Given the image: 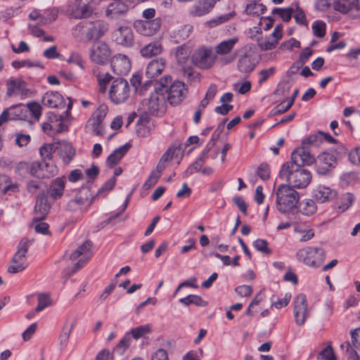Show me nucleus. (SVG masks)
Instances as JSON below:
<instances>
[{
	"label": "nucleus",
	"instance_id": "1a4fd4ad",
	"mask_svg": "<svg viewBox=\"0 0 360 360\" xmlns=\"http://www.w3.org/2000/svg\"><path fill=\"white\" fill-rule=\"evenodd\" d=\"M238 38L234 37L222 41L215 47L216 57L219 56V61L221 65H227L233 62L236 57V54H231L233 47L238 43Z\"/></svg>",
	"mask_w": 360,
	"mask_h": 360
},
{
	"label": "nucleus",
	"instance_id": "6e6552de",
	"mask_svg": "<svg viewBox=\"0 0 360 360\" xmlns=\"http://www.w3.org/2000/svg\"><path fill=\"white\" fill-rule=\"evenodd\" d=\"M130 87L128 82L123 78H117L111 84L109 96L112 102L120 104L125 102L129 97Z\"/></svg>",
	"mask_w": 360,
	"mask_h": 360
},
{
	"label": "nucleus",
	"instance_id": "5701e85b",
	"mask_svg": "<svg viewBox=\"0 0 360 360\" xmlns=\"http://www.w3.org/2000/svg\"><path fill=\"white\" fill-rule=\"evenodd\" d=\"M291 159L290 162H294L298 165L300 162L303 165H311L316 160L315 158L304 147L295 150L291 154Z\"/></svg>",
	"mask_w": 360,
	"mask_h": 360
},
{
	"label": "nucleus",
	"instance_id": "bf43d9fd",
	"mask_svg": "<svg viewBox=\"0 0 360 360\" xmlns=\"http://www.w3.org/2000/svg\"><path fill=\"white\" fill-rule=\"evenodd\" d=\"M73 327H74V325L71 324L70 328H68L66 327L63 328V332L59 337L60 345L61 347L64 348L67 346L68 340L70 338V335L72 332Z\"/></svg>",
	"mask_w": 360,
	"mask_h": 360
},
{
	"label": "nucleus",
	"instance_id": "ea45409f",
	"mask_svg": "<svg viewBox=\"0 0 360 360\" xmlns=\"http://www.w3.org/2000/svg\"><path fill=\"white\" fill-rule=\"evenodd\" d=\"M236 15L235 11H231L228 13H225L223 15H221L219 16H217L206 22V25L209 27H217L221 24H223L224 22H226L234 18Z\"/></svg>",
	"mask_w": 360,
	"mask_h": 360
},
{
	"label": "nucleus",
	"instance_id": "37998d69",
	"mask_svg": "<svg viewBox=\"0 0 360 360\" xmlns=\"http://www.w3.org/2000/svg\"><path fill=\"white\" fill-rule=\"evenodd\" d=\"M300 211L304 215L309 216L316 211V205L313 200H304L299 204Z\"/></svg>",
	"mask_w": 360,
	"mask_h": 360
},
{
	"label": "nucleus",
	"instance_id": "bb28decb",
	"mask_svg": "<svg viewBox=\"0 0 360 360\" xmlns=\"http://www.w3.org/2000/svg\"><path fill=\"white\" fill-rule=\"evenodd\" d=\"M91 247V243L86 240L70 255V259L75 261L81 257L79 259H82V264H84L91 256L90 252Z\"/></svg>",
	"mask_w": 360,
	"mask_h": 360
},
{
	"label": "nucleus",
	"instance_id": "3c124183",
	"mask_svg": "<svg viewBox=\"0 0 360 360\" xmlns=\"http://www.w3.org/2000/svg\"><path fill=\"white\" fill-rule=\"evenodd\" d=\"M326 23L322 20L314 22L311 26L314 34L317 37H323L326 34Z\"/></svg>",
	"mask_w": 360,
	"mask_h": 360
},
{
	"label": "nucleus",
	"instance_id": "f3484780",
	"mask_svg": "<svg viewBox=\"0 0 360 360\" xmlns=\"http://www.w3.org/2000/svg\"><path fill=\"white\" fill-rule=\"evenodd\" d=\"M112 71L117 75H127L131 70V61L126 55L117 53L110 61Z\"/></svg>",
	"mask_w": 360,
	"mask_h": 360
},
{
	"label": "nucleus",
	"instance_id": "6ab92c4d",
	"mask_svg": "<svg viewBox=\"0 0 360 360\" xmlns=\"http://www.w3.org/2000/svg\"><path fill=\"white\" fill-rule=\"evenodd\" d=\"M314 199L319 203L333 200L337 196V191L324 185H318L312 193Z\"/></svg>",
	"mask_w": 360,
	"mask_h": 360
},
{
	"label": "nucleus",
	"instance_id": "9b49d317",
	"mask_svg": "<svg viewBox=\"0 0 360 360\" xmlns=\"http://www.w3.org/2000/svg\"><path fill=\"white\" fill-rule=\"evenodd\" d=\"M192 60L196 66L202 69H208L214 65L216 60V55H214L212 49L201 46L198 48L193 53Z\"/></svg>",
	"mask_w": 360,
	"mask_h": 360
},
{
	"label": "nucleus",
	"instance_id": "9d476101",
	"mask_svg": "<svg viewBox=\"0 0 360 360\" xmlns=\"http://www.w3.org/2000/svg\"><path fill=\"white\" fill-rule=\"evenodd\" d=\"M112 54L108 44L102 41L94 42L89 49L90 60L98 65L107 63Z\"/></svg>",
	"mask_w": 360,
	"mask_h": 360
},
{
	"label": "nucleus",
	"instance_id": "cd10ccee",
	"mask_svg": "<svg viewBox=\"0 0 360 360\" xmlns=\"http://www.w3.org/2000/svg\"><path fill=\"white\" fill-rule=\"evenodd\" d=\"M165 68V60L162 58L151 60L147 65L146 74L148 78L158 76Z\"/></svg>",
	"mask_w": 360,
	"mask_h": 360
},
{
	"label": "nucleus",
	"instance_id": "680f3d73",
	"mask_svg": "<svg viewBox=\"0 0 360 360\" xmlns=\"http://www.w3.org/2000/svg\"><path fill=\"white\" fill-rule=\"evenodd\" d=\"M15 143L19 147H23L27 146L31 140L30 136L28 134H24L22 133H16L15 134Z\"/></svg>",
	"mask_w": 360,
	"mask_h": 360
},
{
	"label": "nucleus",
	"instance_id": "7c9ffc66",
	"mask_svg": "<svg viewBox=\"0 0 360 360\" xmlns=\"http://www.w3.org/2000/svg\"><path fill=\"white\" fill-rule=\"evenodd\" d=\"M191 49L186 44H183L176 49L175 56L177 63L185 69L188 67Z\"/></svg>",
	"mask_w": 360,
	"mask_h": 360
},
{
	"label": "nucleus",
	"instance_id": "6e6d98bb",
	"mask_svg": "<svg viewBox=\"0 0 360 360\" xmlns=\"http://www.w3.org/2000/svg\"><path fill=\"white\" fill-rule=\"evenodd\" d=\"M108 108L106 105L102 104L98 106L96 111L93 113L91 118L96 120L98 122H102L103 119L107 115Z\"/></svg>",
	"mask_w": 360,
	"mask_h": 360
},
{
	"label": "nucleus",
	"instance_id": "c756f323",
	"mask_svg": "<svg viewBox=\"0 0 360 360\" xmlns=\"http://www.w3.org/2000/svg\"><path fill=\"white\" fill-rule=\"evenodd\" d=\"M57 172L58 168L53 160L39 162V178H50L56 175Z\"/></svg>",
	"mask_w": 360,
	"mask_h": 360
},
{
	"label": "nucleus",
	"instance_id": "8fccbe9b",
	"mask_svg": "<svg viewBox=\"0 0 360 360\" xmlns=\"http://www.w3.org/2000/svg\"><path fill=\"white\" fill-rule=\"evenodd\" d=\"M150 332V326L148 325H144L132 328L128 333H130L131 338L132 336L134 339L137 340Z\"/></svg>",
	"mask_w": 360,
	"mask_h": 360
},
{
	"label": "nucleus",
	"instance_id": "13d9d810",
	"mask_svg": "<svg viewBox=\"0 0 360 360\" xmlns=\"http://www.w3.org/2000/svg\"><path fill=\"white\" fill-rule=\"evenodd\" d=\"M292 16L298 24L302 25H307L305 13L299 6H297L296 8L293 10Z\"/></svg>",
	"mask_w": 360,
	"mask_h": 360
},
{
	"label": "nucleus",
	"instance_id": "393cba45",
	"mask_svg": "<svg viewBox=\"0 0 360 360\" xmlns=\"http://www.w3.org/2000/svg\"><path fill=\"white\" fill-rule=\"evenodd\" d=\"M58 153L63 162L68 165L75 155V150L70 143L67 141L58 143Z\"/></svg>",
	"mask_w": 360,
	"mask_h": 360
},
{
	"label": "nucleus",
	"instance_id": "864d4df0",
	"mask_svg": "<svg viewBox=\"0 0 360 360\" xmlns=\"http://www.w3.org/2000/svg\"><path fill=\"white\" fill-rule=\"evenodd\" d=\"M292 106V101H283L277 105L275 108H274L271 112L270 115L271 116H275L278 115L283 114L288 111Z\"/></svg>",
	"mask_w": 360,
	"mask_h": 360
},
{
	"label": "nucleus",
	"instance_id": "ddd939ff",
	"mask_svg": "<svg viewBox=\"0 0 360 360\" xmlns=\"http://www.w3.org/2000/svg\"><path fill=\"white\" fill-rule=\"evenodd\" d=\"M162 20L160 18H155L151 20H136L133 23L135 30L143 36H152L160 28Z\"/></svg>",
	"mask_w": 360,
	"mask_h": 360
},
{
	"label": "nucleus",
	"instance_id": "5fc2aeb1",
	"mask_svg": "<svg viewBox=\"0 0 360 360\" xmlns=\"http://www.w3.org/2000/svg\"><path fill=\"white\" fill-rule=\"evenodd\" d=\"M324 133L319 131L316 134L310 135L302 141L303 145H319L323 139Z\"/></svg>",
	"mask_w": 360,
	"mask_h": 360
},
{
	"label": "nucleus",
	"instance_id": "20e7f679",
	"mask_svg": "<svg viewBox=\"0 0 360 360\" xmlns=\"http://www.w3.org/2000/svg\"><path fill=\"white\" fill-rule=\"evenodd\" d=\"M160 86L162 92L167 93V101L172 105L180 103L185 97L186 89L184 83L180 81L172 83V77L169 75L160 79Z\"/></svg>",
	"mask_w": 360,
	"mask_h": 360
},
{
	"label": "nucleus",
	"instance_id": "de8ad7c7",
	"mask_svg": "<svg viewBox=\"0 0 360 360\" xmlns=\"http://www.w3.org/2000/svg\"><path fill=\"white\" fill-rule=\"evenodd\" d=\"M316 358L317 359L336 360L330 342H328V345L318 353Z\"/></svg>",
	"mask_w": 360,
	"mask_h": 360
},
{
	"label": "nucleus",
	"instance_id": "a18cd8bd",
	"mask_svg": "<svg viewBox=\"0 0 360 360\" xmlns=\"http://www.w3.org/2000/svg\"><path fill=\"white\" fill-rule=\"evenodd\" d=\"M89 190L83 189L80 191L79 195L80 196L76 197L75 199L71 200L68 204V207L70 210H73L75 209V205H83L86 204V202H89L88 193Z\"/></svg>",
	"mask_w": 360,
	"mask_h": 360
},
{
	"label": "nucleus",
	"instance_id": "4468645a",
	"mask_svg": "<svg viewBox=\"0 0 360 360\" xmlns=\"http://www.w3.org/2000/svg\"><path fill=\"white\" fill-rule=\"evenodd\" d=\"M338 157L330 152H323L318 155L316 172L321 175H328L337 165Z\"/></svg>",
	"mask_w": 360,
	"mask_h": 360
},
{
	"label": "nucleus",
	"instance_id": "58836bf2",
	"mask_svg": "<svg viewBox=\"0 0 360 360\" xmlns=\"http://www.w3.org/2000/svg\"><path fill=\"white\" fill-rule=\"evenodd\" d=\"M131 338L130 333H126L124 336L120 340L118 344L114 347L113 352L119 355H123L124 352L129 349L131 343Z\"/></svg>",
	"mask_w": 360,
	"mask_h": 360
},
{
	"label": "nucleus",
	"instance_id": "09e8293b",
	"mask_svg": "<svg viewBox=\"0 0 360 360\" xmlns=\"http://www.w3.org/2000/svg\"><path fill=\"white\" fill-rule=\"evenodd\" d=\"M354 200V197L352 193H346L343 194L340 198L338 209L340 210L341 212H345L352 205Z\"/></svg>",
	"mask_w": 360,
	"mask_h": 360
},
{
	"label": "nucleus",
	"instance_id": "423d86ee",
	"mask_svg": "<svg viewBox=\"0 0 360 360\" xmlns=\"http://www.w3.org/2000/svg\"><path fill=\"white\" fill-rule=\"evenodd\" d=\"M143 0H112V2L108 4L105 16L112 20H120L127 15L129 8L134 7Z\"/></svg>",
	"mask_w": 360,
	"mask_h": 360
},
{
	"label": "nucleus",
	"instance_id": "4d7b16f0",
	"mask_svg": "<svg viewBox=\"0 0 360 360\" xmlns=\"http://www.w3.org/2000/svg\"><path fill=\"white\" fill-rule=\"evenodd\" d=\"M41 219H39V217L34 219L32 226L35 231L39 233L48 234L49 233V225L48 224L41 221Z\"/></svg>",
	"mask_w": 360,
	"mask_h": 360
},
{
	"label": "nucleus",
	"instance_id": "a878e982",
	"mask_svg": "<svg viewBox=\"0 0 360 360\" xmlns=\"http://www.w3.org/2000/svg\"><path fill=\"white\" fill-rule=\"evenodd\" d=\"M214 0H199L191 10V14L193 16L200 17L208 13L214 6Z\"/></svg>",
	"mask_w": 360,
	"mask_h": 360
},
{
	"label": "nucleus",
	"instance_id": "2eb2a0df",
	"mask_svg": "<svg viewBox=\"0 0 360 360\" xmlns=\"http://www.w3.org/2000/svg\"><path fill=\"white\" fill-rule=\"evenodd\" d=\"M293 314L296 324L298 326L303 325L309 316L307 300L305 295L300 294L295 298Z\"/></svg>",
	"mask_w": 360,
	"mask_h": 360
},
{
	"label": "nucleus",
	"instance_id": "79ce46f5",
	"mask_svg": "<svg viewBox=\"0 0 360 360\" xmlns=\"http://www.w3.org/2000/svg\"><path fill=\"white\" fill-rule=\"evenodd\" d=\"M238 70L242 72H250L255 68V65L252 62L250 56L244 55L240 57L238 61Z\"/></svg>",
	"mask_w": 360,
	"mask_h": 360
},
{
	"label": "nucleus",
	"instance_id": "f8f14e48",
	"mask_svg": "<svg viewBox=\"0 0 360 360\" xmlns=\"http://www.w3.org/2000/svg\"><path fill=\"white\" fill-rule=\"evenodd\" d=\"M96 0H75L71 10L75 18L81 19L90 17L95 11Z\"/></svg>",
	"mask_w": 360,
	"mask_h": 360
},
{
	"label": "nucleus",
	"instance_id": "72a5a7b5",
	"mask_svg": "<svg viewBox=\"0 0 360 360\" xmlns=\"http://www.w3.org/2000/svg\"><path fill=\"white\" fill-rule=\"evenodd\" d=\"M358 0H337L334 4V9L342 13H347L353 8L358 10Z\"/></svg>",
	"mask_w": 360,
	"mask_h": 360
},
{
	"label": "nucleus",
	"instance_id": "052dcab7",
	"mask_svg": "<svg viewBox=\"0 0 360 360\" xmlns=\"http://www.w3.org/2000/svg\"><path fill=\"white\" fill-rule=\"evenodd\" d=\"M12 66L15 69H19L22 67H27V68L41 67V65L39 63L33 62L30 60H13L12 62Z\"/></svg>",
	"mask_w": 360,
	"mask_h": 360
},
{
	"label": "nucleus",
	"instance_id": "2f4dec72",
	"mask_svg": "<svg viewBox=\"0 0 360 360\" xmlns=\"http://www.w3.org/2000/svg\"><path fill=\"white\" fill-rule=\"evenodd\" d=\"M26 255L18 251L15 254L12 259V264L8 268V271L12 274L18 273L25 269Z\"/></svg>",
	"mask_w": 360,
	"mask_h": 360
},
{
	"label": "nucleus",
	"instance_id": "f03ea898",
	"mask_svg": "<svg viewBox=\"0 0 360 360\" xmlns=\"http://www.w3.org/2000/svg\"><path fill=\"white\" fill-rule=\"evenodd\" d=\"M108 28V23L103 20H84L75 26L72 35L79 40L91 41L103 37Z\"/></svg>",
	"mask_w": 360,
	"mask_h": 360
},
{
	"label": "nucleus",
	"instance_id": "b1692460",
	"mask_svg": "<svg viewBox=\"0 0 360 360\" xmlns=\"http://www.w3.org/2000/svg\"><path fill=\"white\" fill-rule=\"evenodd\" d=\"M42 103L44 105L53 108H63L65 106L62 95L58 91L46 93L42 98Z\"/></svg>",
	"mask_w": 360,
	"mask_h": 360
},
{
	"label": "nucleus",
	"instance_id": "603ef678",
	"mask_svg": "<svg viewBox=\"0 0 360 360\" xmlns=\"http://www.w3.org/2000/svg\"><path fill=\"white\" fill-rule=\"evenodd\" d=\"M26 108L29 110V114H32L35 121L38 122L41 115V106L39 103L33 102L28 103Z\"/></svg>",
	"mask_w": 360,
	"mask_h": 360
},
{
	"label": "nucleus",
	"instance_id": "338daca9",
	"mask_svg": "<svg viewBox=\"0 0 360 360\" xmlns=\"http://www.w3.org/2000/svg\"><path fill=\"white\" fill-rule=\"evenodd\" d=\"M275 72V68L274 67L269 68V69L262 70L259 75L260 77L259 78L258 82L262 84L264 83L271 76L274 75Z\"/></svg>",
	"mask_w": 360,
	"mask_h": 360
},
{
	"label": "nucleus",
	"instance_id": "473e14b6",
	"mask_svg": "<svg viewBox=\"0 0 360 360\" xmlns=\"http://www.w3.org/2000/svg\"><path fill=\"white\" fill-rule=\"evenodd\" d=\"M162 51V46L158 41H153L144 46L140 51L141 56L144 58H151L160 54Z\"/></svg>",
	"mask_w": 360,
	"mask_h": 360
},
{
	"label": "nucleus",
	"instance_id": "4be33fe9",
	"mask_svg": "<svg viewBox=\"0 0 360 360\" xmlns=\"http://www.w3.org/2000/svg\"><path fill=\"white\" fill-rule=\"evenodd\" d=\"M39 162H20L16 165L15 172L22 177L32 176L39 178Z\"/></svg>",
	"mask_w": 360,
	"mask_h": 360
},
{
	"label": "nucleus",
	"instance_id": "f704fd0d",
	"mask_svg": "<svg viewBox=\"0 0 360 360\" xmlns=\"http://www.w3.org/2000/svg\"><path fill=\"white\" fill-rule=\"evenodd\" d=\"M65 180L63 178H56L50 186V195L54 199L60 198L63 194L65 188Z\"/></svg>",
	"mask_w": 360,
	"mask_h": 360
},
{
	"label": "nucleus",
	"instance_id": "c9c22d12",
	"mask_svg": "<svg viewBox=\"0 0 360 360\" xmlns=\"http://www.w3.org/2000/svg\"><path fill=\"white\" fill-rule=\"evenodd\" d=\"M260 0H249L245 7V12L247 15L254 17H259L266 10V6L259 4Z\"/></svg>",
	"mask_w": 360,
	"mask_h": 360
},
{
	"label": "nucleus",
	"instance_id": "0e129e2a",
	"mask_svg": "<svg viewBox=\"0 0 360 360\" xmlns=\"http://www.w3.org/2000/svg\"><path fill=\"white\" fill-rule=\"evenodd\" d=\"M102 122L97 121L93 118H90L88 120L87 126L91 127L92 131L97 136H101L103 134V127L101 126Z\"/></svg>",
	"mask_w": 360,
	"mask_h": 360
},
{
	"label": "nucleus",
	"instance_id": "774afa93",
	"mask_svg": "<svg viewBox=\"0 0 360 360\" xmlns=\"http://www.w3.org/2000/svg\"><path fill=\"white\" fill-rule=\"evenodd\" d=\"M96 360H113V352L103 349L97 354Z\"/></svg>",
	"mask_w": 360,
	"mask_h": 360
},
{
	"label": "nucleus",
	"instance_id": "aec40b11",
	"mask_svg": "<svg viewBox=\"0 0 360 360\" xmlns=\"http://www.w3.org/2000/svg\"><path fill=\"white\" fill-rule=\"evenodd\" d=\"M6 95L8 97L13 96H26L29 91L27 84L21 79H10L6 82Z\"/></svg>",
	"mask_w": 360,
	"mask_h": 360
},
{
	"label": "nucleus",
	"instance_id": "a211bd4d",
	"mask_svg": "<svg viewBox=\"0 0 360 360\" xmlns=\"http://www.w3.org/2000/svg\"><path fill=\"white\" fill-rule=\"evenodd\" d=\"M282 36L281 27L278 25L271 35L258 39V46L262 51L274 49L277 46L278 40Z\"/></svg>",
	"mask_w": 360,
	"mask_h": 360
},
{
	"label": "nucleus",
	"instance_id": "39448f33",
	"mask_svg": "<svg viewBox=\"0 0 360 360\" xmlns=\"http://www.w3.org/2000/svg\"><path fill=\"white\" fill-rule=\"evenodd\" d=\"M143 110L153 115H160L166 109V99L161 89L157 87L148 98L141 101Z\"/></svg>",
	"mask_w": 360,
	"mask_h": 360
},
{
	"label": "nucleus",
	"instance_id": "412c9836",
	"mask_svg": "<svg viewBox=\"0 0 360 360\" xmlns=\"http://www.w3.org/2000/svg\"><path fill=\"white\" fill-rule=\"evenodd\" d=\"M51 206L46 192L44 191L40 192L37 197L34 209L35 214L39 215V219H44L45 218L50 211Z\"/></svg>",
	"mask_w": 360,
	"mask_h": 360
},
{
	"label": "nucleus",
	"instance_id": "c85d7f7f",
	"mask_svg": "<svg viewBox=\"0 0 360 360\" xmlns=\"http://www.w3.org/2000/svg\"><path fill=\"white\" fill-rule=\"evenodd\" d=\"M130 148V144L126 143L124 146L116 149L112 154H110L106 160V165L112 168L119 163L121 159L124 156Z\"/></svg>",
	"mask_w": 360,
	"mask_h": 360
},
{
	"label": "nucleus",
	"instance_id": "e433bc0d",
	"mask_svg": "<svg viewBox=\"0 0 360 360\" xmlns=\"http://www.w3.org/2000/svg\"><path fill=\"white\" fill-rule=\"evenodd\" d=\"M18 189V184L13 183L6 175H0V193L10 194L16 192Z\"/></svg>",
	"mask_w": 360,
	"mask_h": 360
},
{
	"label": "nucleus",
	"instance_id": "f257e3e1",
	"mask_svg": "<svg viewBox=\"0 0 360 360\" xmlns=\"http://www.w3.org/2000/svg\"><path fill=\"white\" fill-rule=\"evenodd\" d=\"M279 178L288 183L292 188L307 187L311 180L309 170L294 162H285L279 172Z\"/></svg>",
	"mask_w": 360,
	"mask_h": 360
},
{
	"label": "nucleus",
	"instance_id": "49530a36",
	"mask_svg": "<svg viewBox=\"0 0 360 360\" xmlns=\"http://www.w3.org/2000/svg\"><path fill=\"white\" fill-rule=\"evenodd\" d=\"M38 304L35 308L36 312H40L45 308L52 304V301L50 295L47 293H39L37 295Z\"/></svg>",
	"mask_w": 360,
	"mask_h": 360
},
{
	"label": "nucleus",
	"instance_id": "0eeeda50",
	"mask_svg": "<svg viewBox=\"0 0 360 360\" xmlns=\"http://www.w3.org/2000/svg\"><path fill=\"white\" fill-rule=\"evenodd\" d=\"M325 252L319 248L307 247L297 251L296 257L300 262L313 267H319L325 259Z\"/></svg>",
	"mask_w": 360,
	"mask_h": 360
},
{
	"label": "nucleus",
	"instance_id": "a19ab883",
	"mask_svg": "<svg viewBox=\"0 0 360 360\" xmlns=\"http://www.w3.org/2000/svg\"><path fill=\"white\" fill-rule=\"evenodd\" d=\"M93 74L96 77L98 85L100 86V91L104 92L107 84L112 78V76L110 75L108 72L101 73L98 68H94Z\"/></svg>",
	"mask_w": 360,
	"mask_h": 360
},
{
	"label": "nucleus",
	"instance_id": "69168bd1",
	"mask_svg": "<svg viewBox=\"0 0 360 360\" xmlns=\"http://www.w3.org/2000/svg\"><path fill=\"white\" fill-rule=\"evenodd\" d=\"M257 175L264 181L269 179L270 176L269 167L266 163H262L257 168Z\"/></svg>",
	"mask_w": 360,
	"mask_h": 360
},
{
	"label": "nucleus",
	"instance_id": "c03bdc74",
	"mask_svg": "<svg viewBox=\"0 0 360 360\" xmlns=\"http://www.w3.org/2000/svg\"><path fill=\"white\" fill-rule=\"evenodd\" d=\"M193 27L191 25H185L173 32V37L176 41L186 39L193 32Z\"/></svg>",
	"mask_w": 360,
	"mask_h": 360
},
{
	"label": "nucleus",
	"instance_id": "e2e57ef3",
	"mask_svg": "<svg viewBox=\"0 0 360 360\" xmlns=\"http://www.w3.org/2000/svg\"><path fill=\"white\" fill-rule=\"evenodd\" d=\"M268 243L266 240L263 239H257L253 242V246L254 248L263 253L265 254H269L271 252V250L268 248Z\"/></svg>",
	"mask_w": 360,
	"mask_h": 360
},
{
	"label": "nucleus",
	"instance_id": "7ed1b4c3",
	"mask_svg": "<svg viewBox=\"0 0 360 360\" xmlns=\"http://www.w3.org/2000/svg\"><path fill=\"white\" fill-rule=\"evenodd\" d=\"M300 200L299 193L290 186L280 185L276 191V207L281 213L293 212Z\"/></svg>",
	"mask_w": 360,
	"mask_h": 360
},
{
	"label": "nucleus",
	"instance_id": "4c0bfd02",
	"mask_svg": "<svg viewBox=\"0 0 360 360\" xmlns=\"http://www.w3.org/2000/svg\"><path fill=\"white\" fill-rule=\"evenodd\" d=\"M11 119L14 120H25L28 117L29 110L22 105H12L8 108Z\"/></svg>",
	"mask_w": 360,
	"mask_h": 360
},
{
	"label": "nucleus",
	"instance_id": "dca6fc26",
	"mask_svg": "<svg viewBox=\"0 0 360 360\" xmlns=\"http://www.w3.org/2000/svg\"><path fill=\"white\" fill-rule=\"evenodd\" d=\"M112 38L117 44L125 47H131L134 43L133 31L128 26H119L112 32Z\"/></svg>",
	"mask_w": 360,
	"mask_h": 360
}]
</instances>
